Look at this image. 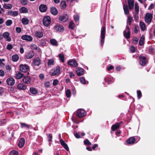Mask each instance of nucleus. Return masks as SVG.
<instances>
[{"mask_svg": "<svg viewBox=\"0 0 155 155\" xmlns=\"http://www.w3.org/2000/svg\"><path fill=\"white\" fill-rule=\"evenodd\" d=\"M106 34V27L104 26L102 27L101 30V46H103L104 41L105 37Z\"/></svg>", "mask_w": 155, "mask_h": 155, "instance_id": "1", "label": "nucleus"}, {"mask_svg": "<svg viewBox=\"0 0 155 155\" xmlns=\"http://www.w3.org/2000/svg\"><path fill=\"white\" fill-rule=\"evenodd\" d=\"M43 25L46 27L49 26L51 22V19L49 16H46L44 17L43 19Z\"/></svg>", "mask_w": 155, "mask_h": 155, "instance_id": "2", "label": "nucleus"}, {"mask_svg": "<svg viewBox=\"0 0 155 155\" xmlns=\"http://www.w3.org/2000/svg\"><path fill=\"white\" fill-rule=\"evenodd\" d=\"M60 72V68L59 66H58L51 71L50 74L51 76H54L59 74Z\"/></svg>", "mask_w": 155, "mask_h": 155, "instance_id": "3", "label": "nucleus"}, {"mask_svg": "<svg viewBox=\"0 0 155 155\" xmlns=\"http://www.w3.org/2000/svg\"><path fill=\"white\" fill-rule=\"evenodd\" d=\"M68 15L67 14H64L59 15L58 18V19L59 21L63 23L68 22Z\"/></svg>", "mask_w": 155, "mask_h": 155, "instance_id": "4", "label": "nucleus"}, {"mask_svg": "<svg viewBox=\"0 0 155 155\" xmlns=\"http://www.w3.org/2000/svg\"><path fill=\"white\" fill-rule=\"evenodd\" d=\"M153 17L152 14L149 13H147L144 17L145 22L146 23L150 24L152 21Z\"/></svg>", "mask_w": 155, "mask_h": 155, "instance_id": "5", "label": "nucleus"}, {"mask_svg": "<svg viewBox=\"0 0 155 155\" xmlns=\"http://www.w3.org/2000/svg\"><path fill=\"white\" fill-rule=\"evenodd\" d=\"M54 29L56 32H62L64 31V28L62 25L58 24L54 26Z\"/></svg>", "mask_w": 155, "mask_h": 155, "instance_id": "6", "label": "nucleus"}, {"mask_svg": "<svg viewBox=\"0 0 155 155\" xmlns=\"http://www.w3.org/2000/svg\"><path fill=\"white\" fill-rule=\"evenodd\" d=\"M20 69L23 72H27L29 70V67L26 64H21L20 66Z\"/></svg>", "mask_w": 155, "mask_h": 155, "instance_id": "7", "label": "nucleus"}, {"mask_svg": "<svg viewBox=\"0 0 155 155\" xmlns=\"http://www.w3.org/2000/svg\"><path fill=\"white\" fill-rule=\"evenodd\" d=\"M86 113V112L84 110L80 109L77 111V116L79 117H81L85 116Z\"/></svg>", "mask_w": 155, "mask_h": 155, "instance_id": "8", "label": "nucleus"}, {"mask_svg": "<svg viewBox=\"0 0 155 155\" xmlns=\"http://www.w3.org/2000/svg\"><path fill=\"white\" fill-rule=\"evenodd\" d=\"M139 59L140 61V64L142 66L145 65L147 63V60L146 57L144 56H140Z\"/></svg>", "mask_w": 155, "mask_h": 155, "instance_id": "9", "label": "nucleus"}, {"mask_svg": "<svg viewBox=\"0 0 155 155\" xmlns=\"http://www.w3.org/2000/svg\"><path fill=\"white\" fill-rule=\"evenodd\" d=\"M68 65L71 66L75 67L78 65V63L76 61L73 59H71L68 62Z\"/></svg>", "mask_w": 155, "mask_h": 155, "instance_id": "10", "label": "nucleus"}, {"mask_svg": "<svg viewBox=\"0 0 155 155\" xmlns=\"http://www.w3.org/2000/svg\"><path fill=\"white\" fill-rule=\"evenodd\" d=\"M39 9L40 12H45L47 11L48 7L45 5L42 4L40 5Z\"/></svg>", "mask_w": 155, "mask_h": 155, "instance_id": "11", "label": "nucleus"}, {"mask_svg": "<svg viewBox=\"0 0 155 155\" xmlns=\"http://www.w3.org/2000/svg\"><path fill=\"white\" fill-rule=\"evenodd\" d=\"M6 83L8 85L13 86L15 84V80L13 78H10L6 80Z\"/></svg>", "mask_w": 155, "mask_h": 155, "instance_id": "12", "label": "nucleus"}, {"mask_svg": "<svg viewBox=\"0 0 155 155\" xmlns=\"http://www.w3.org/2000/svg\"><path fill=\"white\" fill-rule=\"evenodd\" d=\"M34 56V52L32 51L27 52L25 54V57L28 59L31 58Z\"/></svg>", "mask_w": 155, "mask_h": 155, "instance_id": "13", "label": "nucleus"}, {"mask_svg": "<svg viewBox=\"0 0 155 155\" xmlns=\"http://www.w3.org/2000/svg\"><path fill=\"white\" fill-rule=\"evenodd\" d=\"M23 81L26 84H30L31 82V78L28 76H24L23 77L22 79Z\"/></svg>", "mask_w": 155, "mask_h": 155, "instance_id": "14", "label": "nucleus"}, {"mask_svg": "<svg viewBox=\"0 0 155 155\" xmlns=\"http://www.w3.org/2000/svg\"><path fill=\"white\" fill-rule=\"evenodd\" d=\"M3 37L8 41L10 42L12 40L11 38L9 36V33L8 32H4L3 34Z\"/></svg>", "mask_w": 155, "mask_h": 155, "instance_id": "15", "label": "nucleus"}, {"mask_svg": "<svg viewBox=\"0 0 155 155\" xmlns=\"http://www.w3.org/2000/svg\"><path fill=\"white\" fill-rule=\"evenodd\" d=\"M21 38L23 40H25L29 41H31L33 40V38L31 36L26 35L22 36Z\"/></svg>", "mask_w": 155, "mask_h": 155, "instance_id": "16", "label": "nucleus"}, {"mask_svg": "<svg viewBox=\"0 0 155 155\" xmlns=\"http://www.w3.org/2000/svg\"><path fill=\"white\" fill-rule=\"evenodd\" d=\"M34 65L36 66H39L41 64V60L38 58L34 59L33 61Z\"/></svg>", "mask_w": 155, "mask_h": 155, "instance_id": "17", "label": "nucleus"}, {"mask_svg": "<svg viewBox=\"0 0 155 155\" xmlns=\"http://www.w3.org/2000/svg\"><path fill=\"white\" fill-rule=\"evenodd\" d=\"M50 11L51 14L54 15H56L58 14L57 9L54 7H51L50 8Z\"/></svg>", "mask_w": 155, "mask_h": 155, "instance_id": "18", "label": "nucleus"}, {"mask_svg": "<svg viewBox=\"0 0 155 155\" xmlns=\"http://www.w3.org/2000/svg\"><path fill=\"white\" fill-rule=\"evenodd\" d=\"M17 88L19 90H24L26 89L27 86L22 83H20L18 85Z\"/></svg>", "mask_w": 155, "mask_h": 155, "instance_id": "19", "label": "nucleus"}, {"mask_svg": "<svg viewBox=\"0 0 155 155\" xmlns=\"http://www.w3.org/2000/svg\"><path fill=\"white\" fill-rule=\"evenodd\" d=\"M127 2L129 9L130 10L133 9L134 4V0H128Z\"/></svg>", "mask_w": 155, "mask_h": 155, "instance_id": "20", "label": "nucleus"}, {"mask_svg": "<svg viewBox=\"0 0 155 155\" xmlns=\"http://www.w3.org/2000/svg\"><path fill=\"white\" fill-rule=\"evenodd\" d=\"M25 140L23 138H21L20 139L18 144V146L20 148H21L24 146L25 143Z\"/></svg>", "mask_w": 155, "mask_h": 155, "instance_id": "21", "label": "nucleus"}, {"mask_svg": "<svg viewBox=\"0 0 155 155\" xmlns=\"http://www.w3.org/2000/svg\"><path fill=\"white\" fill-rule=\"evenodd\" d=\"M78 75L80 76L82 75L84 73V69L82 68H78L76 71Z\"/></svg>", "mask_w": 155, "mask_h": 155, "instance_id": "22", "label": "nucleus"}, {"mask_svg": "<svg viewBox=\"0 0 155 155\" xmlns=\"http://www.w3.org/2000/svg\"><path fill=\"white\" fill-rule=\"evenodd\" d=\"M136 141V139L134 137H131L128 139L127 141L128 144H132L134 143Z\"/></svg>", "mask_w": 155, "mask_h": 155, "instance_id": "23", "label": "nucleus"}, {"mask_svg": "<svg viewBox=\"0 0 155 155\" xmlns=\"http://www.w3.org/2000/svg\"><path fill=\"white\" fill-rule=\"evenodd\" d=\"M130 33L131 32L127 31L124 30L123 31V35L126 38L128 39L130 38Z\"/></svg>", "mask_w": 155, "mask_h": 155, "instance_id": "24", "label": "nucleus"}, {"mask_svg": "<svg viewBox=\"0 0 155 155\" xmlns=\"http://www.w3.org/2000/svg\"><path fill=\"white\" fill-rule=\"evenodd\" d=\"M121 123V122L120 123H117L113 125L111 127L112 130L113 131H115L116 130L118 129Z\"/></svg>", "mask_w": 155, "mask_h": 155, "instance_id": "25", "label": "nucleus"}, {"mask_svg": "<svg viewBox=\"0 0 155 155\" xmlns=\"http://www.w3.org/2000/svg\"><path fill=\"white\" fill-rule=\"evenodd\" d=\"M123 9L124 14L126 15H128L129 13V11L128 8V7L127 4H125L123 5Z\"/></svg>", "mask_w": 155, "mask_h": 155, "instance_id": "26", "label": "nucleus"}, {"mask_svg": "<svg viewBox=\"0 0 155 155\" xmlns=\"http://www.w3.org/2000/svg\"><path fill=\"white\" fill-rule=\"evenodd\" d=\"M23 74L20 72H16L15 77L16 78L19 79L23 77Z\"/></svg>", "mask_w": 155, "mask_h": 155, "instance_id": "27", "label": "nucleus"}, {"mask_svg": "<svg viewBox=\"0 0 155 155\" xmlns=\"http://www.w3.org/2000/svg\"><path fill=\"white\" fill-rule=\"evenodd\" d=\"M60 142L61 145L67 150H69V149L68 145L62 139L60 140Z\"/></svg>", "mask_w": 155, "mask_h": 155, "instance_id": "28", "label": "nucleus"}, {"mask_svg": "<svg viewBox=\"0 0 155 155\" xmlns=\"http://www.w3.org/2000/svg\"><path fill=\"white\" fill-rule=\"evenodd\" d=\"M35 34L37 37L39 38L42 37L43 35L42 32L39 31H36Z\"/></svg>", "mask_w": 155, "mask_h": 155, "instance_id": "29", "label": "nucleus"}, {"mask_svg": "<svg viewBox=\"0 0 155 155\" xmlns=\"http://www.w3.org/2000/svg\"><path fill=\"white\" fill-rule=\"evenodd\" d=\"M21 22L23 25H27L28 24L29 21L27 18H24L21 19Z\"/></svg>", "mask_w": 155, "mask_h": 155, "instance_id": "30", "label": "nucleus"}, {"mask_svg": "<svg viewBox=\"0 0 155 155\" xmlns=\"http://www.w3.org/2000/svg\"><path fill=\"white\" fill-rule=\"evenodd\" d=\"M18 56L16 54L13 55L12 57V60L15 62L17 61L19 59Z\"/></svg>", "mask_w": 155, "mask_h": 155, "instance_id": "31", "label": "nucleus"}, {"mask_svg": "<svg viewBox=\"0 0 155 155\" xmlns=\"http://www.w3.org/2000/svg\"><path fill=\"white\" fill-rule=\"evenodd\" d=\"M141 29L142 31H144L146 28V26L145 23L142 21L140 22Z\"/></svg>", "mask_w": 155, "mask_h": 155, "instance_id": "32", "label": "nucleus"}, {"mask_svg": "<svg viewBox=\"0 0 155 155\" xmlns=\"http://www.w3.org/2000/svg\"><path fill=\"white\" fill-rule=\"evenodd\" d=\"M30 92L34 94H35L38 93V91L34 87H31L30 88Z\"/></svg>", "mask_w": 155, "mask_h": 155, "instance_id": "33", "label": "nucleus"}, {"mask_svg": "<svg viewBox=\"0 0 155 155\" xmlns=\"http://www.w3.org/2000/svg\"><path fill=\"white\" fill-rule=\"evenodd\" d=\"M19 11L21 13H27L28 12L27 9L25 7H22L20 8Z\"/></svg>", "mask_w": 155, "mask_h": 155, "instance_id": "34", "label": "nucleus"}, {"mask_svg": "<svg viewBox=\"0 0 155 155\" xmlns=\"http://www.w3.org/2000/svg\"><path fill=\"white\" fill-rule=\"evenodd\" d=\"M54 64V60L53 59H50L48 60V65L49 66L53 65Z\"/></svg>", "mask_w": 155, "mask_h": 155, "instance_id": "35", "label": "nucleus"}, {"mask_svg": "<svg viewBox=\"0 0 155 155\" xmlns=\"http://www.w3.org/2000/svg\"><path fill=\"white\" fill-rule=\"evenodd\" d=\"M51 44L53 45L57 46L58 45V43L56 40L54 39H51L50 40Z\"/></svg>", "mask_w": 155, "mask_h": 155, "instance_id": "36", "label": "nucleus"}, {"mask_svg": "<svg viewBox=\"0 0 155 155\" xmlns=\"http://www.w3.org/2000/svg\"><path fill=\"white\" fill-rule=\"evenodd\" d=\"M144 36L142 35L140 38L139 42V44L140 46H142L144 44Z\"/></svg>", "mask_w": 155, "mask_h": 155, "instance_id": "37", "label": "nucleus"}, {"mask_svg": "<svg viewBox=\"0 0 155 155\" xmlns=\"http://www.w3.org/2000/svg\"><path fill=\"white\" fill-rule=\"evenodd\" d=\"M61 8L64 9L66 7V3L65 1H62L60 3Z\"/></svg>", "mask_w": 155, "mask_h": 155, "instance_id": "38", "label": "nucleus"}, {"mask_svg": "<svg viewBox=\"0 0 155 155\" xmlns=\"http://www.w3.org/2000/svg\"><path fill=\"white\" fill-rule=\"evenodd\" d=\"M135 10L136 14H138L139 12V7L137 3H136L135 4Z\"/></svg>", "mask_w": 155, "mask_h": 155, "instance_id": "39", "label": "nucleus"}, {"mask_svg": "<svg viewBox=\"0 0 155 155\" xmlns=\"http://www.w3.org/2000/svg\"><path fill=\"white\" fill-rule=\"evenodd\" d=\"M69 28L72 30L74 29V23L73 21H71L70 22L69 25Z\"/></svg>", "mask_w": 155, "mask_h": 155, "instance_id": "40", "label": "nucleus"}, {"mask_svg": "<svg viewBox=\"0 0 155 155\" xmlns=\"http://www.w3.org/2000/svg\"><path fill=\"white\" fill-rule=\"evenodd\" d=\"M20 124L21 125V128L26 127L28 129L29 128V126L25 123L21 122Z\"/></svg>", "mask_w": 155, "mask_h": 155, "instance_id": "41", "label": "nucleus"}, {"mask_svg": "<svg viewBox=\"0 0 155 155\" xmlns=\"http://www.w3.org/2000/svg\"><path fill=\"white\" fill-rule=\"evenodd\" d=\"M59 57L60 60L62 62H64V56L62 54H60L59 55Z\"/></svg>", "mask_w": 155, "mask_h": 155, "instance_id": "42", "label": "nucleus"}, {"mask_svg": "<svg viewBox=\"0 0 155 155\" xmlns=\"http://www.w3.org/2000/svg\"><path fill=\"white\" fill-rule=\"evenodd\" d=\"M18 151L14 150L11 151L9 155H18Z\"/></svg>", "mask_w": 155, "mask_h": 155, "instance_id": "43", "label": "nucleus"}, {"mask_svg": "<svg viewBox=\"0 0 155 155\" xmlns=\"http://www.w3.org/2000/svg\"><path fill=\"white\" fill-rule=\"evenodd\" d=\"M4 7L7 9H11L12 8V5L11 4H5L4 5Z\"/></svg>", "mask_w": 155, "mask_h": 155, "instance_id": "44", "label": "nucleus"}, {"mask_svg": "<svg viewBox=\"0 0 155 155\" xmlns=\"http://www.w3.org/2000/svg\"><path fill=\"white\" fill-rule=\"evenodd\" d=\"M139 30V27L137 25H135L134 26V33L135 34H137L138 33Z\"/></svg>", "mask_w": 155, "mask_h": 155, "instance_id": "45", "label": "nucleus"}, {"mask_svg": "<svg viewBox=\"0 0 155 155\" xmlns=\"http://www.w3.org/2000/svg\"><path fill=\"white\" fill-rule=\"evenodd\" d=\"M12 23V21L11 20H8L6 22V25L7 26L11 25Z\"/></svg>", "mask_w": 155, "mask_h": 155, "instance_id": "46", "label": "nucleus"}, {"mask_svg": "<svg viewBox=\"0 0 155 155\" xmlns=\"http://www.w3.org/2000/svg\"><path fill=\"white\" fill-rule=\"evenodd\" d=\"M81 82L83 84H86V81L85 80L84 78L83 77H81L80 78Z\"/></svg>", "mask_w": 155, "mask_h": 155, "instance_id": "47", "label": "nucleus"}, {"mask_svg": "<svg viewBox=\"0 0 155 155\" xmlns=\"http://www.w3.org/2000/svg\"><path fill=\"white\" fill-rule=\"evenodd\" d=\"M28 0H21V3L23 5H25L28 4Z\"/></svg>", "mask_w": 155, "mask_h": 155, "instance_id": "48", "label": "nucleus"}, {"mask_svg": "<svg viewBox=\"0 0 155 155\" xmlns=\"http://www.w3.org/2000/svg\"><path fill=\"white\" fill-rule=\"evenodd\" d=\"M138 41V38L137 37H134L133 39V42L134 44H137Z\"/></svg>", "mask_w": 155, "mask_h": 155, "instance_id": "49", "label": "nucleus"}, {"mask_svg": "<svg viewBox=\"0 0 155 155\" xmlns=\"http://www.w3.org/2000/svg\"><path fill=\"white\" fill-rule=\"evenodd\" d=\"M47 137L48 141H51L52 139V135L51 134H47Z\"/></svg>", "mask_w": 155, "mask_h": 155, "instance_id": "50", "label": "nucleus"}, {"mask_svg": "<svg viewBox=\"0 0 155 155\" xmlns=\"http://www.w3.org/2000/svg\"><path fill=\"white\" fill-rule=\"evenodd\" d=\"M66 96L68 97H70L71 96V91L70 90H69V89L67 90L66 91Z\"/></svg>", "mask_w": 155, "mask_h": 155, "instance_id": "51", "label": "nucleus"}, {"mask_svg": "<svg viewBox=\"0 0 155 155\" xmlns=\"http://www.w3.org/2000/svg\"><path fill=\"white\" fill-rule=\"evenodd\" d=\"M133 19V18L131 16H129L128 18V23L129 25H130L131 24L132 20Z\"/></svg>", "mask_w": 155, "mask_h": 155, "instance_id": "52", "label": "nucleus"}, {"mask_svg": "<svg viewBox=\"0 0 155 155\" xmlns=\"http://www.w3.org/2000/svg\"><path fill=\"white\" fill-rule=\"evenodd\" d=\"M5 61L4 59H0V67H2L5 65L3 63V61Z\"/></svg>", "mask_w": 155, "mask_h": 155, "instance_id": "53", "label": "nucleus"}, {"mask_svg": "<svg viewBox=\"0 0 155 155\" xmlns=\"http://www.w3.org/2000/svg\"><path fill=\"white\" fill-rule=\"evenodd\" d=\"M137 93L138 98L139 99L141 97L142 94L141 92L140 91H137Z\"/></svg>", "mask_w": 155, "mask_h": 155, "instance_id": "54", "label": "nucleus"}, {"mask_svg": "<svg viewBox=\"0 0 155 155\" xmlns=\"http://www.w3.org/2000/svg\"><path fill=\"white\" fill-rule=\"evenodd\" d=\"M16 31L18 33H20L21 31V28L17 27L15 29Z\"/></svg>", "mask_w": 155, "mask_h": 155, "instance_id": "55", "label": "nucleus"}, {"mask_svg": "<svg viewBox=\"0 0 155 155\" xmlns=\"http://www.w3.org/2000/svg\"><path fill=\"white\" fill-rule=\"evenodd\" d=\"M105 80L106 81L108 82L109 83V82H110L111 81H112L113 82H114L113 79L112 78H110L108 79V78H105Z\"/></svg>", "mask_w": 155, "mask_h": 155, "instance_id": "56", "label": "nucleus"}, {"mask_svg": "<svg viewBox=\"0 0 155 155\" xmlns=\"http://www.w3.org/2000/svg\"><path fill=\"white\" fill-rule=\"evenodd\" d=\"M45 85L46 87H49L50 86V83L49 81H47L45 83Z\"/></svg>", "mask_w": 155, "mask_h": 155, "instance_id": "57", "label": "nucleus"}, {"mask_svg": "<svg viewBox=\"0 0 155 155\" xmlns=\"http://www.w3.org/2000/svg\"><path fill=\"white\" fill-rule=\"evenodd\" d=\"M58 81L57 79L54 80L53 82V84L54 86H56L58 83Z\"/></svg>", "mask_w": 155, "mask_h": 155, "instance_id": "58", "label": "nucleus"}, {"mask_svg": "<svg viewBox=\"0 0 155 155\" xmlns=\"http://www.w3.org/2000/svg\"><path fill=\"white\" fill-rule=\"evenodd\" d=\"M84 143L85 145H90L91 144V143L89 142L88 140H86L84 141Z\"/></svg>", "mask_w": 155, "mask_h": 155, "instance_id": "59", "label": "nucleus"}, {"mask_svg": "<svg viewBox=\"0 0 155 155\" xmlns=\"http://www.w3.org/2000/svg\"><path fill=\"white\" fill-rule=\"evenodd\" d=\"M79 17L78 15H75L74 16V20L75 22L78 21H79Z\"/></svg>", "mask_w": 155, "mask_h": 155, "instance_id": "60", "label": "nucleus"}, {"mask_svg": "<svg viewBox=\"0 0 155 155\" xmlns=\"http://www.w3.org/2000/svg\"><path fill=\"white\" fill-rule=\"evenodd\" d=\"M150 54L155 53V49H148Z\"/></svg>", "mask_w": 155, "mask_h": 155, "instance_id": "61", "label": "nucleus"}, {"mask_svg": "<svg viewBox=\"0 0 155 155\" xmlns=\"http://www.w3.org/2000/svg\"><path fill=\"white\" fill-rule=\"evenodd\" d=\"M5 75V73L3 71L0 70V76H3Z\"/></svg>", "mask_w": 155, "mask_h": 155, "instance_id": "62", "label": "nucleus"}, {"mask_svg": "<svg viewBox=\"0 0 155 155\" xmlns=\"http://www.w3.org/2000/svg\"><path fill=\"white\" fill-rule=\"evenodd\" d=\"M114 68V67L112 65H110L109 67L107 68V70L109 71L110 70L113 69Z\"/></svg>", "mask_w": 155, "mask_h": 155, "instance_id": "63", "label": "nucleus"}, {"mask_svg": "<svg viewBox=\"0 0 155 155\" xmlns=\"http://www.w3.org/2000/svg\"><path fill=\"white\" fill-rule=\"evenodd\" d=\"M154 5L153 4V3H152L151 4L150 6L149 7L148 9V10H151L152 9H153L154 8Z\"/></svg>", "mask_w": 155, "mask_h": 155, "instance_id": "64", "label": "nucleus"}]
</instances>
